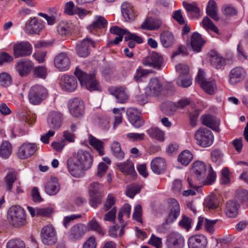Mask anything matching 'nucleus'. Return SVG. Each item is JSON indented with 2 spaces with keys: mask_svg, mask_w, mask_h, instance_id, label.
<instances>
[{
  "mask_svg": "<svg viewBox=\"0 0 248 248\" xmlns=\"http://www.w3.org/2000/svg\"><path fill=\"white\" fill-rule=\"evenodd\" d=\"M166 245L168 248H183L185 238L180 233L173 232L167 236Z\"/></svg>",
  "mask_w": 248,
  "mask_h": 248,
  "instance_id": "obj_10",
  "label": "nucleus"
},
{
  "mask_svg": "<svg viewBox=\"0 0 248 248\" xmlns=\"http://www.w3.org/2000/svg\"><path fill=\"white\" fill-rule=\"evenodd\" d=\"M175 67L176 72L179 74V76L189 75V68L187 65L180 63L176 65Z\"/></svg>",
  "mask_w": 248,
  "mask_h": 248,
  "instance_id": "obj_56",
  "label": "nucleus"
},
{
  "mask_svg": "<svg viewBox=\"0 0 248 248\" xmlns=\"http://www.w3.org/2000/svg\"><path fill=\"white\" fill-rule=\"evenodd\" d=\"M12 82V77L9 74L2 72L0 74V85L7 87L10 85Z\"/></svg>",
  "mask_w": 248,
  "mask_h": 248,
  "instance_id": "obj_53",
  "label": "nucleus"
},
{
  "mask_svg": "<svg viewBox=\"0 0 248 248\" xmlns=\"http://www.w3.org/2000/svg\"><path fill=\"white\" fill-rule=\"evenodd\" d=\"M110 32L117 35H123L126 34L124 37L125 41L132 39L136 41L137 43L140 44L142 42V39L138 36L136 34L131 33L127 30H123L118 26H115L110 29Z\"/></svg>",
  "mask_w": 248,
  "mask_h": 248,
  "instance_id": "obj_16",
  "label": "nucleus"
},
{
  "mask_svg": "<svg viewBox=\"0 0 248 248\" xmlns=\"http://www.w3.org/2000/svg\"><path fill=\"white\" fill-rule=\"evenodd\" d=\"M61 186L58 182V179L56 177H51L46 184L45 190L49 195L56 194L60 190Z\"/></svg>",
  "mask_w": 248,
  "mask_h": 248,
  "instance_id": "obj_24",
  "label": "nucleus"
},
{
  "mask_svg": "<svg viewBox=\"0 0 248 248\" xmlns=\"http://www.w3.org/2000/svg\"><path fill=\"white\" fill-rule=\"evenodd\" d=\"M209 54L210 63L213 67L220 69L225 65V59L216 51L211 50Z\"/></svg>",
  "mask_w": 248,
  "mask_h": 248,
  "instance_id": "obj_22",
  "label": "nucleus"
},
{
  "mask_svg": "<svg viewBox=\"0 0 248 248\" xmlns=\"http://www.w3.org/2000/svg\"><path fill=\"white\" fill-rule=\"evenodd\" d=\"M108 168L105 162L100 163L98 166V170L96 175L99 178L102 177L106 174Z\"/></svg>",
  "mask_w": 248,
  "mask_h": 248,
  "instance_id": "obj_63",
  "label": "nucleus"
},
{
  "mask_svg": "<svg viewBox=\"0 0 248 248\" xmlns=\"http://www.w3.org/2000/svg\"><path fill=\"white\" fill-rule=\"evenodd\" d=\"M7 219L8 223L15 228H20L27 223L25 210L18 205H13L7 210Z\"/></svg>",
  "mask_w": 248,
  "mask_h": 248,
  "instance_id": "obj_2",
  "label": "nucleus"
},
{
  "mask_svg": "<svg viewBox=\"0 0 248 248\" xmlns=\"http://www.w3.org/2000/svg\"><path fill=\"white\" fill-rule=\"evenodd\" d=\"M14 58L7 52H2L0 54V65H2L4 63H9L13 62Z\"/></svg>",
  "mask_w": 248,
  "mask_h": 248,
  "instance_id": "obj_59",
  "label": "nucleus"
},
{
  "mask_svg": "<svg viewBox=\"0 0 248 248\" xmlns=\"http://www.w3.org/2000/svg\"><path fill=\"white\" fill-rule=\"evenodd\" d=\"M162 25V21L159 18L151 17L146 18L140 26L143 30L153 31L158 29Z\"/></svg>",
  "mask_w": 248,
  "mask_h": 248,
  "instance_id": "obj_21",
  "label": "nucleus"
},
{
  "mask_svg": "<svg viewBox=\"0 0 248 248\" xmlns=\"http://www.w3.org/2000/svg\"><path fill=\"white\" fill-rule=\"evenodd\" d=\"M63 78V89L69 92L74 91L77 87L76 78L68 75H64Z\"/></svg>",
  "mask_w": 248,
  "mask_h": 248,
  "instance_id": "obj_32",
  "label": "nucleus"
},
{
  "mask_svg": "<svg viewBox=\"0 0 248 248\" xmlns=\"http://www.w3.org/2000/svg\"><path fill=\"white\" fill-rule=\"evenodd\" d=\"M162 46L166 48L171 46L174 42V37L172 32L166 31L162 32L160 36Z\"/></svg>",
  "mask_w": 248,
  "mask_h": 248,
  "instance_id": "obj_34",
  "label": "nucleus"
},
{
  "mask_svg": "<svg viewBox=\"0 0 248 248\" xmlns=\"http://www.w3.org/2000/svg\"><path fill=\"white\" fill-rule=\"evenodd\" d=\"M41 236L42 242L45 245H53L57 240L55 230L52 225H46L42 228Z\"/></svg>",
  "mask_w": 248,
  "mask_h": 248,
  "instance_id": "obj_9",
  "label": "nucleus"
},
{
  "mask_svg": "<svg viewBox=\"0 0 248 248\" xmlns=\"http://www.w3.org/2000/svg\"><path fill=\"white\" fill-rule=\"evenodd\" d=\"M205 43L202 39L201 35L197 33L194 32L191 38V46L194 51L197 52L201 51L202 47Z\"/></svg>",
  "mask_w": 248,
  "mask_h": 248,
  "instance_id": "obj_33",
  "label": "nucleus"
},
{
  "mask_svg": "<svg viewBox=\"0 0 248 248\" xmlns=\"http://www.w3.org/2000/svg\"><path fill=\"white\" fill-rule=\"evenodd\" d=\"M47 124L50 128L57 130L61 126V114L59 112H51L47 118Z\"/></svg>",
  "mask_w": 248,
  "mask_h": 248,
  "instance_id": "obj_25",
  "label": "nucleus"
},
{
  "mask_svg": "<svg viewBox=\"0 0 248 248\" xmlns=\"http://www.w3.org/2000/svg\"><path fill=\"white\" fill-rule=\"evenodd\" d=\"M163 63L162 56L156 52H153L147 56L142 61L144 65L160 69Z\"/></svg>",
  "mask_w": 248,
  "mask_h": 248,
  "instance_id": "obj_13",
  "label": "nucleus"
},
{
  "mask_svg": "<svg viewBox=\"0 0 248 248\" xmlns=\"http://www.w3.org/2000/svg\"><path fill=\"white\" fill-rule=\"evenodd\" d=\"M96 245L95 238L93 236H91L84 243L83 248H96Z\"/></svg>",
  "mask_w": 248,
  "mask_h": 248,
  "instance_id": "obj_64",
  "label": "nucleus"
},
{
  "mask_svg": "<svg viewBox=\"0 0 248 248\" xmlns=\"http://www.w3.org/2000/svg\"><path fill=\"white\" fill-rule=\"evenodd\" d=\"M222 11L226 16H232L237 14L236 10L232 6L228 4L222 6Z\"/></svg>",
  "mask_w": 248,
  "mask_h": 248,
  "instance_id": "obj_55",
  "label": "nucleus"
},
{
  "mask_svg": "<svg viewBox=\"0 0 248 248\" xmlns=\"http://www.w3.org/2000/svg\"><path fill=\"white\" fill-rule=\"evenodd\" d=\"M75 75L78 79L81 85L90 91L98 90V83L93 75H87L82 71L77 69Z\"/></svg>",
  "mask_w": 248,
  "mask_h": 248,
  "instance_id": "obj_5",
  "label": "nucleus"
},
{
  "mask_svg": "<svg viewBox=\"0 0 248 248\" xmlns=\"http://www.w3.org/2000/svg\"><path fill=\"white\" fill-rule=\"evenodd\" d=\"M119 169L124 173L128 175H134L136 173L133 164L130 161L117 164Z\"/></svg>",
  "mask_w": 248,
  "mask_h": 248,
  "instance_id": "obj_36",
  "label": "nucleus"
},
{
  "mask_svg": "<svg viewBox=\"0 0 248 248\" xmlns=\"http://www.w3.org/2000/svg\"><path fill=\"white\" fill-rule=\"evenodd\" d=\"M77 8L72 1L66 2L65 4L64 13L70 16L76 14Z\"/></svg>",
  "mask_w": 248,
  "mask_h": 248,
  "instance_id": "obj_57",
  "label": "nucleus"
},
{
  "mask_svg": "<svg viewBox=\"0 0 248 248\" xmlns=\"http://www.w3.org/2000/svg\"><path fill=\"white\" fill-rule=\"evenodd\" d=\"M148 243L156 248H160L162 246V239L156 237L154 234H152Z\"/></svg>",
  "mask_w": 248,
  "mask_h": 248,
  "instance_id": "obj_62",
  "label": "nucleus"
},
{
  "mask_svg": "<svg viewBox=\"0 0 248 248\" xmlns=\"http://www.w3.org/2000/svg\"><path fill=\"white\" fill-rule=\"evenodd\" d=\"M216 173L211 168L209 171L208 174L204 181V184L206 185H212L216 180Z\"/></svg>",
  "mask_w": 248,
  "mask_h": 248,
  "instance_id": "obj_61",
  "label": "nucleus"
},
{
  "mask_svg": "<svg viewBox=\"0 0 248 248\" xmlns=\"http://www.w3.org/2000/svg\"><path fill=\"white\" fill-rule=\"evenodd\" d=\"M17 173L15 171L9 172L5 177V183L6 189L9 191H11L13 184L17 179Z\"/></svg>",
  "mask_w": 248,
  "mask_h": 248,
  "instance_id": "obj_47",
  "label": "nucleus"
},
{
  "mask_svg": "<svg viewBox=\"0 0 248 248\" xmlns=\"http://www.w3.org/2000/svg\"><path fill=\"white\" fill-rule=\"evenodd\" d=\"M201 87L208 94H213L217 90V86L215 81L214 80L208 81L206 80L203 83H202Z\"/></svg>",
  "mask_w": 248,
  "mask_h": 248,
  "instance_id": "obj_45",
  "label": "nucleus"
},
{
  "mask_svg": "<svg viewBox=\"0 0 248 248\" xmlns=\"http://www.w3.org/2000/svg\"><path fill=\"white\" fill-rule=\"evenodd\" d=\"M110 93L114 96L117 102L120 103H124L128 99V95L124 87H112L109 88Z\"/></svg>",
  "mask_w": 248,
  "mask_h": 248,
  "instance_id": "obj_20",
  "label": "nucleus"
},
{
  "mask_svg": "<svg viewBox=\"0 0 248 248\" xmlns=\"http://www.w3.org/2000/svg\"><path fill=\"white\" fill-rule=\"evenodd\" d=\"M107 23L108 21L104 17L96 16L94 17L93 23L89 26L88 30L90 32H93L95 30L105 28Z\"/></svg>",
  "mask_w": 248,
  "mask_h": 248,
  "instance_id": "obj_31",
  "label": "nucleus"
},
{
  "mask_svg": "<svg viewBox=\"0 0 248 248\" xmlns=\"http://www.w3.org/2000/svg\"><path fill=\"white\" fill-rule=\"evenodd\" d=\"M131 206L128 203L124 204L122 208L120 209V211L118 215V219L120 222H123L122 218L124 215L126 216L127 218H129L130 215Z\"/></svg>",
  "mask_w": 248,
  "mask_h": 248,
  "instance_id": "obj_51",
  "label": "nucleus"
},
{
  "mask_svg": "<svg viewBox=\"0 0 248 248\" xmlns=\"http://www.w3.org/2000/svg\"><path fill=\"white\" fill-rule=\"evenodd\" d=\"M183 4L187 12H191L193 14V16L195 17L200 16V10L196 3H189L184 1Z\"/></svg>",
  "mask_w": 248,
  "mask_h": 248,
  "instance_id": "obj_44",
  "label": "nucleus"
},
{
  "mask_svg": "<svg viewBox=\"0 0 248 248\" xmlns=\"http://www.w3.org/2000/svg\"><path fill=\"white\" fill-rule=\"evenodd\" d=\"M202 25L203 27L206 30L210 29L216 33L218 31L217 28L207 16H205L203 18Z\"/></svg>",
  "mask_w": 248,
  "mask_h": 248,
  "instance_id": "obj_54",
  "label": "nucleus"
},
{
  "mask_svg": "<svg viewBox=\"0 0 248 248\" xmlns=\"http://www.w3.org/2000/svg\"><path fill=\"white\" fill-rule=\"evenodd\" d=\"M12 147L8 141H4L0 148V155L4 158H8L11 154Z\"/></svg>",
  "mask_w": 248,
  "mask_h": 248,
  "instance_id": "obj_49",
  "label": "nucleus"
},
{
  "mask_svg": "<svg viewBox=\"0 0 248 248\" xmlns=\"http://www.w3.org/2000/svg\"><path fill=\"white\" fill-rule=\"evenodd\" d=\"M32 46L28 41H21L13 46V54L16 58L30 55L32 52Z\"/></svg>",
  "mask_w": 248,
  "mask_h": 248,
  "instance_id": "obj_8",
  "label": "nucleus"
},
{
  "mask_svg": "<svg viewBox=\"0 0 248 248\" xmlns=\"http://www.w3.org/2000/svg\"><path fill=\"white\" fill-rule=\"evenodd\" d=\"M69 113L75 117H79L84 113V103L82 99L75 97L69 100L67 104Z\"/></svg>",
  "mask_w": 248,
  "mask_h": 248,
  "instance_id": "obj_7",
  "label": "nucleus"
},
{
  "mask_svg": "<svg viewBox=\"0 0 248 248\" xmlns=\"http://www.w3.org/2000/svg\"><path fill=\"white\" fill-rule=\"evenodd\" d=\"M194 138L197 144L202 147L211 146L214 140L212 132L205 127H201L196 131Z\"/></svg>",
  "mask_w": 248,
  "mask_h": 248,
  "instance_id": "obj_6",
  "label": "nucleus"
},
{
  "mask_svg": "<svg viewBox=\"0 0 248 248\" xmlns=\"http://www.w3.org/2000/svg\"><path fill=\"white\" fill-rule=\"evenodd\" d=\"M89 143L90 145L94 147L98 152L99 155H102L104 154L103 151V142L93 137L92 136L89 137Z\"/></svg>",
  "mask_w": 248,
  "mask_h": 248,
  "instance_id": "obj_46",
  "label": "nucleus"
},
{
  "mask_svg": "<svg viewBox=\"0 0 248 248\" xmlns=\"http://www.w3.org/2000/svg\"><path fill=\"white\" fill-rule=\"evenodd\" d=\"M207 244V239L202 234L191 236L188 240L189 248H206Z\"/></svg>",
  "mask_w": 248,
  "mask_h": 248,
  "instance_id": "obj_19",
  "label": "nucleus"
},
{
  "mask_svg": "<svg viewBox=\"0 0 248 248\" xmlns=\"http://www.w3.org/2000/svg\"><path fill=\"white\" fill-rule=\"evenodd\" d=\"M206 13L212 18L215 20H218L219 17L217 14V7L214 0H210L206 7Z\"/></svg>",
  "mask_w": 248,
  "mask_h": 248,
  "instance_id": "obj_39",
  "label": "nucleus"
},
{
  "mask_svg": "<svg viewBox=\"0 0 248 248\" xmlns=\"http://www.w3.org/2000/svg\"><path fill=\"white\" fill-rule=\"evenodd\" d=\"M7 248H25V244L22 241L13 239L8 242Z\"/></svg>",
  "mask_w": 248,
  "mask_h": 248,
  "instance_id": "obj_58",
  "label": "nucleus"
},
{
  "mask_svg": "<svg viewBox=\"0 0 248 248\" xmlns=\"http://www.w3.org/2000/svg\"><path fill=\"white\" fill-rule=\"evenodd\" d=\"M202 124L206 125L213 130L219 132V123L218 121L212 115H204L201 117Z\"/></svg>",
  "mask_w": 248,
  "mask_h": 248,
  "instance_id": "obj_29",
  "label": "nucleus"
},
{
  "mask_svg": "<svg viewBox=\"0 0 248 248\" xmlns=\"http://www.w3.org/2000/svg\"><path fill=\"white\" fill-rule=\"evenodd\" d=\"M245 70L242 67H236L232 69L230 73V82L234 84L244 78Z\"/></svg>",
  "mask_w": 248,
  "mask_h": 248,
  "instance_id": "obj_27",
  "label": "nucleus"
},
{
  "mask_svg": "<svg viewBox=\"0 0 248 248\" xmlns=\"http://www.w3.org/2000/svg\"><path fill=\"white\" fill-rule=\"evenodd\" d=\"M111 150L113 155L119 160L124 158V153L122 150L120 144L117 141H114L111 145Z\"/></svg>",
  "mask_w": 248,
  "mask_h": 248,
  "instance_id": "obj_50",
  "label": "nucleus"
},
{
  "mask_svg": "<svg viewBox=\"0 0 248 248\" xmlns=\"http://www.w3.org/2000/svg\"><path fill=\"white\" fill-rule=\"evenodd\" d=\"M163 90L162 84L157 78L150 79L148 85L145 87V94L147 96H156L159 95Z\"/></svg>",
  "mask_w": 248,
  "mask_h": 248,
  "instance_id": "obj_12",
  "label": "nucleus"
},
{
  "mask_svg": "<svg viewBox=\"0 0 248 248\" xmlns=\"http://www.w3.org/2000/svg\"><path fill=\"white\" fill-rule=\"evenodd\" d=\"M193 158V155L188 150H185L179 155L178 161L183 165L186 166L191 162Z\"/></svg>",
  "mask_w": 248,
  "mask_h": 248,
  "instance_id": "obj_42",
  "label": "nucleus"
},
{
  "mask_svg": "<svg viewBox=\"0 0 248 248\" xmlns=\"http://www.w3.org/2000/svg\"><path fill=\"white\" fill-rule=\"evenodd\" d=\"M204 204L210 209H215L218 207L219 201L216 195H210L205 200Z\"/></svg>",
  "mask_w": 248,
  "mask_h": 248,
  "instance_id": "obj_41",
  "label": "nucleus"
},
{
  "mask_svg": "<svg viewBox=\"0 0 248 248\" xmlns=\"http://www.w3.org/2000/svg\"><path fill=\"white\" fill-rule=\"evenodd\" d=\"M88 232V228L83 224L79 223L73 226L70 232L69 237L72 240L81 239L84 234Z\"/></svg>",
  "mask_w": 248,
  "mask_h": 248,
  "instance_id": "obj_18",
  "label": "nucleus"
},
{
  "mask_svg": "<svg viewBox=\"0 0 248 248\" xmlns=\"http://www.w3.org/2000/svg\"><path fill=\"white\" fill-rule=\"evenodd\" d=\"M96 44L92 39L87 37L81 41L77 43L76 46V52L78 55L81 57H87L90 53V46L95 47Z\"/></svg>",
  "mask_w": 248,
  "mask_h": 248,
  "instance_id": "obj_11",
  "label": "nucleus"
},
{
  "mask_svg": "<svg viewBox=\"0 0 248 248\" xmlns=\"http://www.w3.org/2000/svg\"><path fill=\"white\" fill-rule=\"evenodd\" d=\"M192 171L197 180H202L205 175L206 166L204 162L197 161L193 163Z\"/></svg>",
  "mask_w": 248,
  "mask_h": 248,
  "instance_id": "obj_28",
  "label": "nucleus"
},
{
  "mask_svg": "<svg viewBox=\"0 0 248 248\" xmlns=\"http://www.w3.org/2000/svg\"><path fill=\"white\" fill-rule=\"evenodd\" d=\"M33 75L36 78L45 79L47 75V69L45 66H37L34 69Z\"/></svg>",
  "mask_w": 248,
  "mask_h": 248,
  "instance_id": "obj_52",
  "label": "nucleus"
},
{
  "mask_svg": "<svg viewBox=\"0 0 248 248\" xmlns=\"http://www.w3.org/2000/svg\"><path fill=\"white\" fill-rule=\"evenodd\" d=\"M93 163V158L87 151L78 150L73 154L67 162L70 173L75 177H80L83 175L84 170L90 169Z\"/></svg>",
  "mask_w": 248,
  "mask_h": 248,
  "instance_id": "obj_1",
  "label": "nucleus"
},
{
  "mask_svg": "<svg viewBox=\"0 0 248 248\" xmlns=\"http://www.w3.org/2000/svg\"><path fill=\"white\" fill-rule=\"evenodd\" d=\"M91 206L96 208L101 204L104 196L103 185L98 182L92 183L88 188Z\"/></svg>",
  "mask_w": 248,
  "mask_h": 248,
  "instance_id": "obj_4",
  "label": "nucleus"
},
{
  "mask_svg": "<svg viewBox=\"0 0 248 248\" xmlns=\"http://www.w3.org/2000/svg\"><path fill=\"white\" fill-rule=\"evenodd\" d=\"M37 148L34 143H24L18 149L17 156L20 159H26L32 155Z\"/></svg>",
  "mask_w": 248,
  "mask_h": 248,
  "instance_id": "obj_17",
  "label": "nucleus"
},
{
  "mask_svg": "<svg viewBox=\"0 0 248 248\" xmlns=\"http://www.w3.org/2000/svg\"><path fill=\"white\" fill-rule=\"evenodd\" d=\"M44 25L41 20L36 17L31 19L29 24L26 26V31L30 34H38L43 29Z\"/></svg>",
  "mask_w": 248,
  "mask_h": 248,
  "instance_id": "obj_26",
  "label": "nucleus"
},
{
  "mask_svg": "<svg viewBox=\"0 0 248 248\" xmlns=\"http://www.w3.org/2000/svg\"><path fill=\"white\" fill-rule=\"evenodd\" d=\"M86 226L88 228V232L89 231H95L101 235H104L105 234V231L94 217L90 220Z\"/></svg>",
  "mask_w": 248,
  "mask_h": 248,
  "instance_id": "obj_37",
  "label": "nucleus"
},
{
  "mask_svg": "<svg viewBox=\"0 0 248 248\" xmlns=\"http://www.w3.org/2000/svg\"><path fill=\"white\" fill-rule=\"evenodd\" d=\"M151 168L154 172L158 174L162 173L166 169L165 161L161 158L156 157L152 161Z\"/></svg>",
  "mask_w": 248,
  "mask_h": 248,
  "instance_id": "obj_30",
  "label": "nucleus"
},
{
  "mask_svg": "<svg viewBox=\"0 0 248 248\" xmlns=\"http://www.w3.org/2000/svg\"><path fill=\"white\" fill-rule=\"evenodd\" d=\"M177 105L173 102L165 103L162 107V111L164 114L169 116L173 115L177 109Z\"/></svg>",
  "mask_w": 248,
  "mask_h": 248,
  "instance_id": "obj_48",
  "label": "nucleus"
},
{
  "mask_svg": "<svg viewBox=\"0 0 248 248\" xmlns=\"http://www.w3.org/2000/svg\"><path fill=\"white\" fill-rule=\"evenodd\" d=\"M226 215L230 217H234L238 213V207L235 202L229 201L226 204L225 209Z\"/></svg>",
  "mask_w": 248,
  "mask_h": 248,
  "instance_id": "obj_38",
  "label": "nucleus"
},
{
  "mask_svg": "<svg viewBox=\"0 0 248 248\" xmlns=\"http://www.w3.org/2000/svg\"><path fill=\"white\" fill-rule=\"evenodd\" d=\"M48 91L43 86L36 84L31 87L28 93V99L34 105L40 104L47 96Z\"/></svg>",
  "mask_w": 248,
  "mask_h": 248,
  "instance_id": "obj_3",
  "label": "nucleus"
},
{
  "mask_svg": "<svg viewBox=\"0 0 248 248\" xmlns=\"http://www.w3.org/2000/svg\"><path fill=\"white\" fill-rule=\"evenodd\" d=\"M171 202L172 207L168 217L166 219L167 222L170 223L175 220L180 215V207L178 202L175 199H172Z\"/></svg>",
  "mask_w": 248,
  "mask_h": 248,
  "instance_id": "obj_35",
  "label": "nucleus"
},
{
  "mask_svg": "<svg viewBox=\"0 0 248 248\" xmlns=\"http://www.w3.org/2000/svg\"><path fill=\"white\" fill-rule=\"evenodd\" d=\"M126 114L130 123L135 127L139 128L144 124L141 117V112L135 108H129L127 109Z\"/></svg>",
  "mask_w": 248,
  "mask_h": 248,
  "instance_id": "obj_14",
  "label": "nucleus"
},
{
  "mask_svg": "<svg viewBox=\"0 0 248 248\" xmlns=\"http://www.w3.org/2000/svg\"><path fill=\"white\" fill-rule=\"evenodd\" d=\"M121 11L123 16L127 22L133 21L136 14L134 11L133 6L128 2H124L121 5Z\"/></svg>",
  "mask_w": 248,
  "mask_h": 248,
  "instance_id": "obj_23",
  "label": "nucleus"
},
{
  "mask_svg": "<svg viewBox=\"0 0 248 248\" xmlns=\"http://www.w3.org/2000/svg\"><path fill=\"white\" fill-rule=\"evenodd\" d=\"M147 133L152 138L155 139L160 141H164V133L157 127L151 128L147 131Z\"/></svg>",
  "mask_w": 248,
  "mask_h": 248,
  "instance_id": "obj_40",
  "label": "nucleus"
},
{
  "mask_svg": "<svg viewBox=\"0 0 248 248\" xmlns=\"http://www.w3.org/2000/svg\"><path fill=\"white\" fill-rule=\"evenodd\" d=\"M177 84L183 88H187L192 84V78L190 75L179 76L176 79Z\"/></svg>",
  "mask_w": 248,
  "mask_h": 248,
  "instance_id": "obj_43",
  "label": "nucleus"
},
{
  "mask_svg": "<svg viewBox=\"0 0 248 248\" xmlns=\"http://www.w3.org/2000/svg\"><path fill=\"white\" fill-rule=\"evenodd\" d=\"M217 221V219L209 220L207 218H205V222L204 225L205 230L211 233H213L215 231L214 225Z\"/></svg>",
  "mask_w": 248,
  "mask_h": 248,
  "instance_id": "obj_60",
  "label": "nucleus"
},
{
  "mask_svg": "<svg viewBox=\"0 0 248 248\" xmlns=\"http://www.w3.org/2000/svg\"><path fill=\"white\" fill-rule=\"evenodd\" d=\"M33 67V63L31 60H21L18 61L15 65V68L21 77L27 76Z\"/></svg>",
  "mask_w": 248,
  "mask_h": 248,
  "instance_id": "obj_15",
  "label": "nucleus"
}]
</instances>
